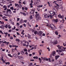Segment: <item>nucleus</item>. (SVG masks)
Listing matches in <instances>:
<instances>
[{"mask_svg":"<svg viewBox=\"0 0 66 66\" xmlns=\"http://www.w3.org/2000/svg\"><path fill=\"white\" fill-rule=\"evenodd\" d=\"M37 7H38V8H39V7H43V5H40L38 6H37Z\"/></svg>","mask_w":66,"mask_h":66,"instance_id":"obj_17","label":"nucleus"},{"mask_svg":"<svg viewBox=\"0 0 66 66\" xmlns=\"http://www.w3.org/2000/svg\"><path fill=\"white\" fill-rule=\"evenodd\" d=\"M62 61H60L59 62V64H62Z\"/></svg>","mask_w":66,"mask_h":66,"instance_id":"obj_30","label":"nucleus"},{"mask_svg":"<svg viewBox=\"0 0 66 66\" xmlns=\"http://www.w3.org/2000/svg\"><path fill=\"white\" fill-rule=\"evenodd\" d=\"M4 27L3 26H2L1 27V29H4Z\"/></svg>","mask_w":66,"mask_h":66,"instance_id":"obj_36","label":"nucleus"},{"mask_svg":"<svg viewBox=\"0 0 66 66\" xmlns=\"http://www.w3.org/2000/svg\"><path fill=\"white\" fill-rule=\"evenodd\" d=\"M38 27V25H37V24H36V26H35V27L36 28H37V27Z\"/></svg>","mask_w":66,"mask_h":66,"instance_id":"obj_56","label":"nucleus"},{"mask_svg":"<svg viewBox=\"0 0 66 66\" xmlns=\"http://www.w3.org/2000/svg\"><path fill=\"white\" fill-rule=\"evenodd\" d=\"M47 57H44V61H48V58H46Z\"/></svg>","mask_w":66,"mask_h":66,"instance_id":"obj_13","label":"nucleus"},{"mask_svg":"<svg viewBox=\"0 0 66 66\" xmlns=\"http://www.w3.org/2000/svg\"><path fill=\"white\" fill-rule=\"evenodd\" d=\"M15 7H16V6H18V5H19L18 4H16V3H15Z\"/></svg>","mask_w":66,"mask_h":66,"instance_id":"obj_35","label":"nucleus"},{"mask_svg":"<svg viewBox=\"0 0 66 66\" xmlns=\"http://www.w3.org/2000/svg\"><path fill=\"white\" fill-rule=\"evenodd\" d=\"M15 40L16 42H19V41H20V40L19 39H15Z\"/></svg>","mask_w":66,"mask_h":66,"instance_id":"obj_25","label":"nucleus"},{"mask_svg":"<svg viewBox=\"0 0 66 66\" xmlns=\"http://www.w3.org/2000/svg\"><path fill=\"white\" fill-rule=\"evenodd\" d=\"M42 52V51L41 50H40L38 51V52L39 53V55H41V53Z\"/></svg>","mask_w":66,"mask_h":66,"instance_id":"obj_14","label":"nucleus"},{"mask_svg":"<svg viewBox=\"0 0 66 66\" xmlns=\"http://www.w3.org/2000/svg\"><path fill=\"white\" fill-rule=\"evenodd\" d=\"M3 7L4 9V11H6L7 10V6L5 5L3 6Z\"/></svg>","mask_w":66,"mask_h":66,"instance_id":"obj_5","label":"nucleus"},{"mask_svg":"<svg viewBox=\"0 0 66 66\" xmlns=\"http://www.w3.org/2000/svg\"><path fill=\"white\" fill-rule=\"evenodd\" d=\"M32 63H30L29 66H32Z\"/></svg>","mask_w":66,"mask_h":66,"instance_id":"obj_44","label":"nucleus"},{"mask_svg":"<svg viewBox=\"0 0 66 66\" xmlns=\"http://www.w3.org/2000/svg\"><path fill=\"white\" fill-rule=\"evenodd\" d=\"M52 55H53V56H55V51H53L52 53V54H51L50 55V57L51 59H53L52 56Z\"/></svg>","mask_w":66,"mask_h":66,"instance_id":"obj_2","label":"nucleus"},{"mask_svg":"<svg viewBox=\"0 0 66 66\" xmlns=\"http://www.w3.org/2000/svg\"><path fill=\"white\" fill-rule=\"evenodd\" d=\"M10 34H8V36L9 37H10Z\"/></svg>","mask_w":66,"mask_h":66,"instance_id":"obj_58","label":"nucleus"},{"mask_svg":"<svg viewBox=\"0 0 66 66\" xmlns=\"http://www.w3.org/2000/svg\"><path fill=\"white\" fill-rule=\"evenodd\" d=\"M19 20H20V19L19 18H18L17 20V21H19Z\"/></svg>","mask_w":66,"mask_h":66,"instance_id":"obj_55","label":"nucleus"},{"mask_svg":"<svg viewBox=\"0 0 66 66\" xmlns=\"http://www.w3.org/2000/svg\"><path fill=\"white\" fill-rule=\"evenodd\" d=\"M35 3L36 5H37V4H38V2H36Z\"/></svg>","mask_w":66,"mask_h":66,"instance_id":"obj_59","label":"nucleus"},{"mask_svg":"<svg viewBox=\"0 0 66 66\" xmlns=\"http://www.w3.org/2000/svg\"><path fill=\"white\" fill-rule=\"evenodd\" d=\"M24 52H26L27 51V50L26 49H24Z\"/></svg>","mask_w":66,"mask_h":66,"instance_id":"obj_41","label":"nucleus"},{"mask_svg":"<svg viewBox=\"0 0 66 66\" xmlns=\"http://www.w3.org/2000/svg\"><path fill=\"white\" fill-rule=\"evenodd\" d=\"M22 10H24V7H22Z\"/></svg>","mask_w":66,"mask_h":66,"instance_id":"obj_64","label":"nucleus"},{"mask_svg":"<svg viewBox=\"0 0 66 66\" xmlns=\"http://www.w3.org/2000/svg\"><path fill=\"white\" fill-rule=\"evenodd\" d=\"M30 34H28V38H30Z\"/></svg>","mask_w":66,"mask_h":66,"instance_id":"obj_23","label":"nucleus"},{"mask_svg":"<svg viewBox=\"0 0 66 66\" xmlns=\"http://www.w3.org/2000/svg\"><path fill=\"white\" fill-rule=\"evenodd\" d=\"M30 19H33V17H32V15H31V16H30Z\"/></svg>","mask_w":66,"mask_h":66,"instance_id":"obj_37","label":"nucleus"},{"mask_svg":"<svg viewBox=\"0 0 66 66\" xmlns=\"http://www.w3.org/2000/svg\"><path fill=\"white\" fill-rule=\"evenodd\" d=\"M53 21L54 22H57L58 21V19H53Z\"/></svg>","mask_w":66,"mask_h":66,"instance_id":"obj_6","label":"nucleus"},{"mask_svg":"<svg viewBox=\"0 0 66 66\" xmlns=\"http://www.w3.org/2000/svg\"><path fill=\"white\" fill-rule=\"evenodd\" d=\"M10 25L9 24L8 26V27L9 29H11V27H10Z\"/></svg>","mask_w":66,"mask_h":66,"instance_id":"obj_31","label":"nucleus"},{"mask_svg":"<svg viewBox=\"0 0 66 66\" xmlns=\"http://www.w3.org/2000/svg\"><path fill=\"white\" fill-rule=\"evenodd\" d=\"M1 47H3V46H4V45L3 44V43H2L1 44Z\"/></svg>","mask_w":66,"mask_h":66,"instance_id":"obj_48","label":"nucleus"},{"mask_svg":"<svg viewBox=\"0 0 66 66\" xmlns=\"http://www.w3.org/2000/svg\"><path fill=\"white\" fill-rule=\"evenodd\" d=\"M33 59H38V57L37 56H34L33 57Z\"/></svg>","mask_w":66,"mask_h":66,"instance_id":"obj_16","label":"nucleus"},{"mask_svg":"<svg viewBox=\"0 0 66 66\" xmlns=\"http://www.w3.org/2000/svg\"><path fill=\"white\" fill-rule=\"evenodd\" d=\"M0 33H1L2 34H4L3 32L2 31H1V30H0Z\"/></svg>","mask_w":66,"mask_h":66,"instance_id":"obj_53","label":"nucleus"},{"mask_svg":"<svg viewBox=\"0 0 66 66\" xmlns=\"http://www.w3.org/2000/svg\"><path fill=\"white\" fill-rule=\"evenodd\" d=\"M45 23L48 24L49 23V21L45 19Z\"/></svg>","mask_w":66,"mask_h":66,"instance_id":"obj_9","label":"nucleus"},{"mask_svg":"<svg viewBox=\"0 0 66 66\" xmlns=\"http://www.w3.org/2000/svg\"><path fill=\"white\" fill-rule=\"evenodd\" d=\"M37 19H36V20L37 21H38L39 20H40L41 19V17L40 16H38V18H37Z\"/></svg>","mask_w":66,"mask_h":66,"instance_id":"obj_7","label":"nucleus"},{"mask_svg":"<svg viewBox=\"0 0 66 66\" xmlns=\"http://www.w3.org/2000/svg\"><path fill=\"white\" fill-rule=\"evenodd\" d=\"M54 43L55 44H57V41L56 40H55L54 41Z\"/></svg>","mask_w":66,"mask_h":66,"instance_id":"obj_20","label":"nucleus"},{"mask_svg":"<svg viewBox=\"0 0 66 66\" xmlns=\"http://www.w3.org/2000/svg\"><path fill=\"white\" fill-rule=\"evenodd\" d=\"M64 55V54L63 53H61V55L62 56H63V55Z\"/></svg>","mask_w":66,"mask_h":66,"instance_id":"obj_43","label":"nucleus"},{"mask_svg":"<svg viewBox=\"0 0 66 66\" xmlns=\"http://www.w3.org/2000/svg\"><path fill=\"white\" fill-rule=\"evenodd\" d=\"M23 46H26V44L24 43L23 44Z\"/></svg>","mask_w":66,"mask_h":66,"instance_id":"obj_62","label":"nucleus"},{"mask_svg":"<svg viewBox=\"0 0 66 66\" xmlns=\"http://www.w3.org/2000/svg\"><path fill=\"white\" fill-rule=\"evenodd\" d=\"M35 16H36V19H37V17H38V16H39V14H36V15Z\"/></svg>","mask_w":66,"mask_h":66,"instance_id":"obj_26","label":"nucleus"},{"mask_svg":"<svg viewBox=\"0 0 66 66\" xmlns=\"http://www.w3.org/2000/svg\"><path fill=\"white\" fill-rule=\"evenodd\" d=\"M24 22L26 23L27 22V20H24Z\"/></svg>","mask_w":66,"mask_h":66,"instance_id":"obj_51","label":"nucleus"},{"mask_svg":"<svg viewBox=\"0 0 66 66\" xmlns=\"http://www.w3.org/2000/svg\"><path fill=\"white\" fill-rule=\"evenodd\" d=\"M21 53L22 54V55L24 54V52H23V51H22L21 52Z\"/></svg>","mask_w":66,"mask_h":66,"instance_id":"obj_33","label":"nucleus"},{"mask_svg":"<svg viewBox=\"0 0 66 66\" xmlns=\"http://www.w3.org/2000/svg\"><path fill=\"white\" fill-rule=\"evenodd\" d=\"M4 34H5V37H6V36H7V34H8V32H6V33L5 32L4 33Z\"/></svg>","mask_w":66,"mask_h":66,"instance_id":"obj_18","label":"nucleus"},{"mask_svg":"<svg viewBox=\"0 0 66 66\" xmlns=\"http://www.w3.org/2000/svg\"><path fill=\"white\" fill-rule=\"evenodd\" d=\"M50 13L51 14H53V11H51L50 12Z\"/></svg>","mask_w":66,"mask_h":66,"instance_id":"obj_34","label":"nucleus"},{"mask_svg":"<svg viewBox=\"0 0 66 66\" xmlns=\"http://www.w3.org/2000/svg\"><path fill=\"white\" fill-rule=\"evenodd\" d=\"M4 20L6 21H8V19H5Z\"/></svg>","mask_w":66,"mask_h":66,"instance_id":"obj_47","label":"nucleus"},{"mask_svg":"<svg viewBox=\"0 0 66 66\" xmlns=\"http://www.w3.org/2000/svg\"><path fill=\"white\" fill-rule=\"evenodd\" d=\"M6 28H7V27H8V26H7V25L6 24L5 26H4Z\"/></svg>","mask_w":66,"mask_h":66,"instance_id":"obj_39","label":"nucleus"},{"mask_svg":"<svg viewBox=\"0 0 66 66\" xmlns=\"http://www.w3.org/2000/svg\"><path fill=\"white\" fill-rule=\"evenodd\" d=\"M1 60L2 61H3V63H5V61H4V60L3 59V57L2 58Z\"/></svg>","mask_w":66,"mask_h":66,"instance_id":"obj_21","label":"nucleus"},{"mask_svg":"<svg viewBox=\"0 0 66 66\" xmlns=\"http://www.w3.org/2000/svg\"><path fill=\"white\" fill-rule=\"evenodd\" d=\"M59 57H60V56H59V55H57V56H55V59L56 60H57V59H58V58H59Z\"/></svg>","mask_w":66,"mask_h":66,"instance_id":"obj_11","label":"nucleus"},{"mask_svg":"<svg viewBox=\"0 0 66 66\" xmlns=\"http://www.w3.org/2000/svg\"><path fill=\"white\" fill-rule=\"evenodd\" d=\"M60 45H57V47H58L59 48V47H60Z\"/></svg>","mask_w":66,"mask_h":66,"instance_id":"obj_57","label":"nucleus"},{"mask_svg":"<svg viewBox=\"0 0 66 66\" xmlns=\"http://www.w3.org/2000/svg\"><path fill=\"white\" fill-rule=\"evenodd\" d=\"M53 12H54V13H55V12H56V10H55V8L53 9Z\"/></svg>","mask_w":66,"mask_h":66,"instance_id":"obj_15","label":"nucleus"},{"mask_svg":"<svg viewBox=\"0 0 66 66\" xmlns=\"http://www.w3.org/2000/svg\"><path fill=\"white\" fill-rule=\"evenodd\" d=\"M9 32H12V30H11V29L9 30Z\"/></svg>","mask_w":66,"mask_h":66,"instance_id":"obj_60","label":"nucleus"},{"mask_svg":"<svg viewBox=\"0 0 66 66\" xmlns=\"http://www.w3.org/2000/svg\"><path fill=\"white\" fill-rule=\"evenodd\" d=\"M56 29V28L55 27V26H54V27L52 28V30H55Z\"/></svg>","mask_w":66,"mask_h":66,"instance_id":"obj_22","label":"nucleus"},{"mask_svg":"<svg viewBox=\"0 0 66 66\" xmlns=\"http://www.w3.org/2000/svg\"><path fill=\"white\" fill-rule=\"evenodd\" d=\"M45 17V18H47V17H48V15H47V14L46 15H45V16H44Z\"/></svg>","mask_w":66,"mask_h":66,"instance_id":"obj_52","label":"nucleus"},{"mask_svg":"<svg viewBox=\"0 0 66 66\" xmlns=\"http://www.w3.org/2000/svg\"><path fill=\"white\" fill-rule=\"evenodd\" d=\"M9 9H7V11H6L7 13H9Z\"/></svg>","mask_w":66,"mask_h":66,"instance_id":"obj_61","label":"nucleus"},{"mask_svg":"<svg viewBox=\"0 0 66 66\" xmlns=\"http://www.w3.org/2000/svg\"><path fill=\"white\" fill-rule=\"evenodd\" d=\"M23 15H24V16H26V14L24 12H23Z\"/></svg>","mask_w":66,"mask_h":66,"instance_id":"obj_45","label":"nucleus"},{"mask_svg":"<svg viewBox=\"0 0 66 66\" xmlns=\"http://www.w3.org/2000/svg\"><path fill=\"white\" fill-rule=\"evenodd\" d=\"M32 11H33V12H34L33 13V12H32V11H31V12H30V13H31L32 14H33H33H34V10H32Z\"/></svg>","mask_w":66,"mask_h":66,"instance_id":"obj_19","label":"nucleus"},{"mask_svg":"<svg viewBox=\"0 0 66 66\" xmlns=\"http://www.w3.org/2000/svg\"><path fill=\"white\" fill-rule=\"evenodd\" d=\"M10 9L12 10H14V8L13 7H10Z\"/></svg>","mask_w":66,"mask_h":66,"instance_id":"obj_32","label":"nucleus"},{"mask_svg":"<svg viewBox=\"0 0 66 66\" xmlns=\"http://www.w3.org/2000/svg\"><path fill=\"white\" fill-rule=\"evenodd\" d=\"M48 5L50 7H51V6H52V5L50 4Z\"/></svg>","mask_w":66,"mask_h":66,"instance_id":"obj_54","label":"nucleus"},{"mask_svg":"<svg viewBox=\"0 0 66 66\" xmlns=\"http://www.w3.org/2000/svg\"><path fill=\"white\" fill-rule=\"evenodd\" d=\"M5 64L6 65H7V64H8V65H10V63L9 62H6Z\"/></svg>","mask_w":66,"mask_h":66,"instance_id":"obj_24","label":"nucleus"},{"mask_svg":"<svg viewBox=\"0 0 66 66\" xmlns=\"http://www.w3.org/2000/svg\"><path fill=\"white\" fill-rule=\"evenodd\" d=\"M55 34H56V35H58V31H56L55 32Z\"/></svg>","mask_w":66,"mask_h":66,"instance_id":"obj_28","label":"nucleus"},{"mask_svg":"<svg viewBox=\"0 0 66 66\" xmlns=\"http://www.w3.org/2000/svg\"><path fill=\"white\" fill-rule=\"evenodd\" d=\"M58 17L59 18H62V21H64V19H63V18H64V16L63 15H58Z\"/></svg>","mask_w":66,"mask_h":66,"instance_id":"obj_4","label":"nucleus"},{"mask_svg":"<svg viewBox=\"0 0 66 66\" xmlns=\"http://www.w3.org/2000/svg\"><path fill=\"white\" fill-rule=\"evenodd\" d=\"M19 59L21 60H23V57L19 56L18 57Z\"/></svg>","mask_w":66,"mask_h":66,"instance_id":"obj_10","label":"nucleus"},{"mask_svg":"<svg viewBox=\"0 0 66 66\" xmlns=\"http://www.w3.org/2000/svg\"><path fill=\"white\" fill-rule=\"evenodd\" d=\"M23 42H24V43L25 44L26 43H27V42H28L26 41L25 40H24Z\"/></svg>","mask_w":66,"mask_h":66,"instance_id":"obj_49","label":"nucleus"},{"mask_svg":"<svg viewBox=\"0 0 66 66\" xmlns=\"http://www.w3.org/2000/svg\"><path fill=\"white\" fill-rule=\"evenodd\" d=\"M22 7V5H21V4H20L18 6V7Z\"/></svg>","mask_w":66,"mask_h":66,"instance_id":"obj_29","label":"nucleus"},{"mask_svg":"<svg viewBox=\"0 0 66 66\" xmlns=\"http://www.w3.org/2000/svg\"><path fill=\"white\" fill-rule=\"evenodd\" d=\"M16 47V48H18V46H17L16 45H15L13 46V47Z\"/></svg>","mask_w":66,"mask_h":66,"instance_id":"obj_38","label":"nucleus"},{"mask_svg":"<svg viewBox=\"0 0 66 66\" xmlns=\"http://www.w3.org/2000/svg\"><path fill=\"white\" fill-rule=\"evenodd\" d=\"M8 56H10V57H12V56L10 54H8Z\"/></svg>","mask_w":66,"mask_h":66,"instance_id":"obj_40","label":"nucleus"},{"mask_svg":"<svg viewBox=\"0 0 66 66\" xmlns=\"http://www.w3.org/2000/svg\"><path fill=\"white\" fill-rule=\"evenodd\" d=\"M50 27L51 29H52V28H53V27H54V25L53 24H51L50 25Z\"/></svg>","mask_w":66,"mask_h":66,"instance_id":"obj_8","label":"nucleus"},{"mask_svg":"<svg viewBox=\"0 0 66 66\" xmlns=\"http://www.w3.org/2000/svg\"><path fill=\"white\" fill-rule=\"evenodd\" d=\"M13 56H14V57L16 58L17 57V55L15 54H13Z\"/></svg>","mask_w":66,"mask_h":66,"instance_id":"obj_12","label":"nucleus"},{"mask_svg":"<svg viewBox=\"0 0 66 66\" xmlns=\"http://www.w3.org/2000/svg\"><path fill=\"white\" fill-rule=\"evenodd\" d=\"M31 3H33V1L32 0H31Z\"/></svg>","mask_w":66,"mask_h":66,"instance_id":"obj_63","label":"nucleus"},{"mask_svg":"<svg viewBox=\"0 0 66 66\" xmlns=\"http://www.w3.org/2000/svg\"><path fill=\"white\" fill-rule=\"evenodd\" d=\"M43 32L41 31L38 32L37 31H35L34 32V33L35 35L37 34V35H38L39 36H42V34H43Z\"/></svg>","mask_w":66,"mask_h":66,"instance_id":"obj_1","label":"nucleus"},{"mask_svg":"<svg viewBox=\"0 0 66 66\" xmlns=\"http://www.w3.org/2000/svg\"><path fill=\"white\" fill-rule=\"evenodd\" d=\"M45 58V57H44V58H43V57H41V59H42L41 60H43V61H44V59Z\"/></svg>","mask_w":66,"mask_h":66,"instance_id":"obj_27","label":"nucleus"},{"mask_svg":"<svg viewBox=\"0 0 66 66\" xmlns=\"http://www.w3.org/2000/svg\"><path fill=\"white\" fill-rule=\"evenodd\" d=\"M9 17H12V15H10L9 14H8V16Z\"/></svg>","mask_w":66,"mask_h":66,"instance_id":"obj_42","label":"nucleus"},{"mask_svg":"<svg viewBox=\"0 0 66 66\" xmlns=\"http://www.w3.org/2000/svg\"><path fill=\"white\" fill-rule=\"evenodd\" d=\"M10 38L11 39H13V37H12V36H11L10 37Z\"/></svg>","mask_w":66,"mask_h":66,"instance_id":"obj_46","label":"nucleus"},{"mask_svg":"<svg viewBox=\"0 0 66 66\" xmlns=\"http://www.w3.org/2000/svg\"><path fill=\"white\" fill-rule=\"evenodd\" d=\"M25 10L26 11H27V10H28V8L27 7H25Z\"/></svg>","mask_w":66,"mask_h":66,"instance_id":"obj_50","label":"nucleus"},{"mask_svg":"<svg viewBox=\"0 0 66 66\" xmlns=\"http://www.w3.org/2000/svg\"><path fill=\"white\" fill-rule=\"evenodd\" d=\"M62 47H63V46H60V47H59V52H62V51L64 52V51L65 52V50H62L61 48Z\"/></svg>","mask_w":66,"mask_h":66,"instance_id":"obj_3","label":"nucleus"}]
</instances>
